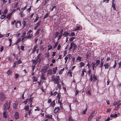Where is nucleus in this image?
<instances>
[{
    "instance_id": "nucleus-45",
    "label": "nucleus",
    "mask_w": 121,
    "mask_h": 121,
    "mask_svg": "<svg viewBox=\"0 0 121 121\" xmlns=\"http://www.w3.org/2000/svg\"><path fill=\"white\" fill-rule=\"evenodd\" d=\"M22 24H23L22 27L23 28H24L25 27V26L26 25V22L25 21L23 20L22 22Z\"/></svg>"
},
{
    "instance_id": "nucleus-54",
    "label": "nucleus",
    "mask_w": 121,
    "mask_h": 121,
    "mask_svg": "<svg viewBox=\"0 0 121 121\" xmlns=\"http://www.w3.org/2000/svg\"><path fill=\"white\" fill-rule=\"evenodd\" d=\"M91 69H89L88 70V75L90 76L91 74Z\"/></svg>"
},
{
    "instance_id": "nucleus-31",
    "label": "nucleus",
    "mask_w": 121,
    "mask_h": 121,
    "mask_svg": "<svg viewBox=\"0 0 121 121\" xmlns=\"http://www.w3.org/2000/svg\"><path fill=\"white\" fill-rule=\"evenodd\" d=\"M45 116L46 117V118H50L51 119H52V115H45Z\"/></svg>"
},
{
    "instance_id": "nucleus-50",
    "label": "nucleus",
    "mask_w": 121,
    "mask_h": 121,
    "mask_svg": "<svg viewBox=\"0 0 121 121\" xmlns=\"http://www.w3.org/2000/svg\"><path fill=\"white\" fill-rule=\"evenodd\" d=\"M69 35L70 36H74L75 35V33L74 32H72Z\"/></svg>"
},
{
    "instance_id": "nucleus-1",
    "label": "nucleus",
    "mask_w": 121,
    "mask_h": 121,
    "mask_svg": "<svg viewBox=\"0 0 121 121\" xmlns=\"http://www.w3.org/2000/svg\"><path fill=\"white\" fill-rule=\"evenodd\" d=\"M41 54L40 53L39 54L35 59L33 60V64L36 65L37 63L39 64L41 60V58L40 56H41Z\"/></svg>"
},
{
    "instance_id": "nucleus-10",
    "label": "nucleus",
    "mask_w": 121,
    "mask_h": 121,
    "mask_svg": "<svg viewBox=\"0 0 121 121\" xmlns=\"http://www.w3.org/2000/svg\"><path fill=\"white\" fill-rule=\"evenodd\" d=\"M40 31H41V32H42L43 31V29H42V30H41L40 28L38 29L35 33V35L36 36L39 35V34H40L41 33H40Z\"/></svg>"
},
{
    "instance_id": "nucleus-35",
    "label": "nucleus",
    "mask_w": 121,
    "mask_h": 121,
    "mask_svg": "<svg viewBox=\"0 0 121 121\" xmlns=\"http://www.w3.org/2000/svg\"><path fill=\"white\" fill-rule=\"evenodd\" d=\"M86 106H87L84 110L82 112V114H86V111L87 110V105H86Z\"/></svg>"
},
{
    "instance_id": "nucleus-28",
    "label": "nucleus",
    "mask_w": 121,
    "mask_h": 121,
    "mask_svg": "<svg viewBox=\"0 0 121 121\" xmlns=\"http://www.w3.org/2000/svg\"><path fill=\"white\" fill-rule=\"evenodd\" d=\"M33 98L32 97L30 98L27 99V102L31 103L33 99Z\"/></svg>"
},
{
    "instance_id": "nucleus-26",
    "label": "nucleus",
    "mask_w": 121,
    "mask_h": 121,
    "mask_svg": "<svg viewBox=\"0 0 121 121\" xmlns=\"http://www.w3.org/2000/svg\"><path fill=\"white\" fill-rule=\"evenodd\" d=\"M74 43L73 42H72V43H71L70 44V46L69 48V50L70 51L71 49H72L73 48V43Z\"/></svg>"
},
{
    "instance_id": "nucleus-60",
    "label": "nucleus",
    "mask_w": 121,
    "mask_h": 121,
    "mask_svg": "<svg viewBox=\"0 0 121 121\" xmlns=\"http://www.w3.org/2000/svg\"><path fill=\"white\" fill-rule=\"evenodd\" d=\"M52 102V99L51 98L49 99L48 101V104H49Z\"/></svg>"
},
{
    "instance_id": "nucleus-15",
    "label": "nucleus",
    "mask_w": 121,
    "mask_h": 121,
    "mask_svg": "<svg viewBox=\"0 0 121 121\" xmlns=\"http://www.w3.org/2000/svg\"><path fill=\"white\" fill-rule=\"evenodd\" d=\"M92 70H94V69L95 67H96L95 63V62H92Z\"/></svg>"
},
{
    "instance_id": "nucleus-41",
    "label": "nucleus",
    "mask_w": 121,
    "mask_h": 121,
    "mask_svg": "<svg viewBox=\"0 0 121 121\" xmlns=\"http://www.w3.org/2000/svg\"><path fill=\"white\" fill-rule=\"evenodd\" d=\"M80 67L82 68V67H83L84 66V64L83 62H82L80 63Z\"/></svg>"
},
{
    "instance_id": "nucleus-34",
    "label": "nucleus",
    "mask_w": 121,
    "mask_h": 121,
    "mask_svg": "<svg viewBox=\"0 0 121 121\" xmlns=\"http://www.w3.org/2000/svg\"><path fill=\"white\" fill-rule=\"evenodd\" d=\"M21 40V38H18L17 39L16 42L15 43V45H17V44L20 42Z\"/></svg>"
},
{
    "instance_id": "nucleus-2",
    "label": "nucleus",
    "mask_w": 121,
    "mask_h": 121,
    "mask_svg": "<svg viewBox=\"0 0 121 121\" xmlns=\"http://www.w3.org/2000/svg\"><path fill=\"white\" fill-rule=\"evenodd\" d=\"M52 81L53 82L55 83L58 84L59 83V81L60 80V79L59 76H57L55 77V75H53L51 77Z\"/></svg>"
},
{
    "instance_id": "nucleus-64",
    "label": "nucleus",
    "mask_w": 121,
    "mask_h": 121,
    "mask_svg": "<svg viewBox=\"0 0 121 121\" xmlns=\"http://www.w3.org/2000/svg\"><path fill=\"white\" fill-rule=\"evenodd\" d=\"M79 91L78 90H77L75 93V96H76L77 95Z\"/></svg>"
},
{
    "instance_id": "nucleus-47",
    "label": "nucleus",
    "mask_w": 121,
    "mask_h": 121,
    "mask_svg": "<svg viewBox=\"0 0 121 121\" xmlns=\"http://www.w3.org/2000/svg\"><path fill=\"white\" fill-rule=\"evenodd\" d=\"M62 101V99H58V103L59 104V105L62 104V102H61Z\"/></svg>"
},
{
    "instance_id": "nucleus-24",
    "label": "nucleus",
    "mask_w": 121,
    "mask_h": 121,
    "mask_svg": "<svg viewBox=\"0 0 121 121\" xmlns=\"http://www.w3.org/2000/svg\"><path fill=\"white\" fill-rule=\"evenodd\" d=\"M4 94L3 93H1L0 97H1V100L3 101L5 99L4 98Z\"/></svg>"
},
{
    "instance_id": "nucleus-51",
    "label": "nucleus",
    "mask_w": 121,
    "mask_h": 121,
    "mask_svg": "<svg viewBox=\"0 0 121 121\" xmlns=\"http://www.w3.org/2000/svg\"><path fill=\"white\" fill-rule=\"evenodd\" d=\"M12 73V71L10 70H8V71L7 72V74L8 75H10V74H11Z\"/></svg>"
},
{
    "instance_id": "nucleus-8",
    "label": "nucleus",
    "mask_w": 121,
    "mask_h": 121,
    "mask_svg": "<svg viewBox=\"0 0 121 121\" xmlns=\"http://www.w3.org/2000/svg\"><path fill=\"white\" fill-rule=\"evenodd\" d=\"M73 44V46L72 52L73 53H74L75 50H76L77 48V45L74 43V42Z\"/></svg>"
},
{
    "instance_id": "nucleus-49",
    "label": "nucleus",
    "mask_w": 121,
    "mask_h": 121,
    "mask_svg": "<svg viewBox=\"0 0 121 121\" xmlns=\"http://www.w3.org/2000/svg\"><path fill=\"white\" fill-rule=\"evenodd\" d=\"M58 43L59 42L58 41L56 42L53 46L54 48H55L56 47L57 45H58Z\"/></svg>"
},
{
    "instance_id": "nucleus-19",
    "label": "nucleus",
    "mask_w": 121,
    "mask_h": 121,
    "mask_svg": "<svg viewBox=\"0 0 121 121\" xmlns=\"http://www.w3.org/2000/svg\"><path fill=\"white\" fill-rule=\"evenodd\" d=\"M69 32L66 31L64 32L63 34V35L64 37H67L69 35Z\"/></svg>"
},
{
    "instance_id": "nucleus-63",
    "label": "nucleus",
    "mask_w": 121,
    "mask_h": 121,
    "mask_svg": "<svg viewBox=\"0 0 121 121\" xmlns=\"http://www.w3.org/2000/svg\"><path fill=\"white\" fill-rule=\"evenodd\" d=\"M39 17L38 16H37L36 17L35 20L34 21V22H35L37 21L39 19Z\"/></svg>"
},
{
    "instance_id": "nucleus-18",
    "label": "nucleus",
    "mask_w": 121,
    "mask_h": 121,
    "mask_svg": "<svg viewBox=\"0 0 121 121\" xmlns=\"http://www.w3.org/2000/svg\"><path fill=\"white\" fill-rule=\"evenodd\" d=\"M100 61L99 60H97L95 61V65H96V66H98L99 65L100 63Z\"/></svg>"
},
{
    "instance_id": "nucleus-33",
    "label": "nucleus",
    "mask_w": 121,
    "mask_h": 121,
    "mask_svg": "<svg viewBox=\"0 0 121 121\" xmlns=\"http://www.w3.org/2000/svg\"><path fill=\"white\" fill-rule=\"evenodd\" d=\"M57 97L58 98V99H61V94L60 92L58 93L57 95Z\"/></svg>"
},
{
    "instance_id": "nucleus-61",
    "label": "nucleus",
    "mask_w": 121,
    "mask_h": 121,
    "mask_svg": "<svg viewBox=\"0 0 121 121\" xmlns=\"http://www.w3.org/2000/svg\"><path fill=\"white\" fill-rule=\"evenodd\" d=\"M80 28V27L79 26H78L76 28H75L74 30V31H76L78 30H79Z\"/></svg>"
},
{
    "instance_id": "nucleus-52",
    "label": "nucleus",
    "mask_w": 121,
    "mask_h": 121,
    "mask_svg": "<svg viewBox=\"0 0 121 121\" xmlns=\"http://www.w3.org/2000/svg\"><path fill=\"white\" fill-rule=\"evenodd\" d=\"M62 34H60V35H59L57 40H58L59 39H60L62 37Z\"/></svg>"
},
{
    "instance_id": "nucleus-32",
    "label": "nucleus",
    "mask_w": 121,
    "mask_h": 121,
    "mask_svg": "<svg viewBox=\"0 0 121 121\" xmlns=\"http://www.w3.org/2000/svg\"><path fill=\"white\" fill-rule=\"evenodd\" d=\"M23 12V11H21L20 13V14L21 15V17H23L25 16V14Z\"/></svg>"
},
{
    "instance_id": "nucleus-59",
    "label": "nucleus",
    "mask_w": 121,
    "mask_h": 121,
    "mask_svg": "<svg viewBox=\"0 0 121 121\" xmlns=\"http://www.w3.org/2000/svg\"><path fill=\"white\" fill-rule=\"evenodd\" d=\"M37 109H36L35 110V111H40V108H39L38 106H37L36 107Z\"/></svg>"
},
{
    "instance_id": "nucleus-38",
    "label": "nucleus",
    "mask_w": 121,
    "mask_h": 121,
    "mask_svg": "<svg viewBox=\"0 0 121 121\" xmlns=\"http://www.w3.org/2000/svg\"><path fill=\"white\" fill-rule=\"evenodd\" d=\"M104 66L105 69H107L108 68L109 65L107 63H105L104 65Z\"/></svg>"
},
{
    "instance_id": "nucleus-16",
    "label": "nucleus",
    "mask_w": 121,
    "mask_h": 121,
    "mask_svg": "<svg viewBox=\"0 0 121 121\" xmlns=\"http://www.w3.org/2000/svg\"><path fill=\"white\" fill-rule=\"evenodd\" d=\"M38 46L37 45H36L34 46L33 48V50L32 52V53H34V52L36 51V49L38 48Z\"/></svg>"
},
{
    "instance_id": "nucleus-6",
    "label": "nucleus",
    "mask_w": 121,
    "mask_h": 121,
    "mask_svg": "<svg viewBox=\"0 0 121 121\" xmlns=\"http://www.w3.org/2000/svg\"><path fill=\"white\" fill-rule=\"evenodd\" d=\"M21 22L20 21H18L15 23V25L17 28L21 26Z\"/></svg>"
},
{
    "instance_id": "nucleus-37",
    "label": "nucleus",
    "mask_w": 121,
    "mask_h": 121,
    "mask_svg": "<svg viewBox=\"0 0 121 121\" xmlns=\"http://www.w3.org/2000/svg\"><path fill=\"white\" fill-rule=\"evenodd\" d=\"M32 109H30L29 110L28 112L27 113V114L29 116H30V114L31 113H32L31 112L32 111Z\"/></svg>"
},
{
    "instance_id": "nucleus-25",
    "label": "nucleus",
    "mask_w": 121,
    "mask_h": 121,
    "mask_svg": "<svg viewBox=\"0 0 121 121\" xmlns=\"http://www.w3.org/2000/svg\"><path fill=\"white\" fill-rule=\"evenodd\" d=\"M65 70V68H63L61 69V70L59 71V74H61L63 73V72Z\"/></svg>"
},
{
    "instance_id": "nucleus-21",
    "label": "nucleus",
    "mask_w": 121,
    "mask_h": 121,
    "mask_svg": "<svg viewBox=\"0 0 121 121\" xmlns=\"http://www.w3.org/2000/svg\"><path fill=\"white\" fill-rule=\"evenodd\" d=\"M29 106L28 105H27L24 108V109L27 112L29 110Z\"/></svg>"
},
{
    "instance_id": "nucleus-30",
    "label": "nucleus",
    "mask_w": 121,
    "mask_h": 121,
    "mask_svg": "<svg viewBox=\"0 0 121 121\" xmlns=\"http://www.w3.org/2000/svg\"><path fill=\"white\" fill-rule=\"evenodd\" d=\"M16 62L17 63V65H18L22 63V61L21 59H19Z\"/></svg>"
},
{
    "instance_id": "nucleus-53",
    "label": "nucleus",
    "mask_w": 121,
    "mask_h": 121,
    "mask_svg": "<svg viewBox=\"0 0 121 121\" xmlns=\"http://www.w3.org/2000/svg\"><path fill=\"white\" fill-rule=\"evenodd\" d=\"M121 105V103H120L119 104H118V105H116V107H117V108H116L115 109V110H117L119 108V106L120 105Z\"/></svg>"
},
{
    "instance_id": "nucleus-27",
    "label": "nucleus",
    "mask_w": 121,
    "mask_h": 121,
    "mask_svg": "<svg viewBox=\"0 0 121 121\" xmlns=\"http://www.w3.org/2000/svg\"><path fill=\"white\" fill-rule=\"evenodd\" d=\"M48 73L50 75H51L52 73V70L51 69H50L48 71Z\"/></svg>"
},
{
    "instance_id": "nucleus-57",
    "label": "nucleus",
    "mask_w": 121,
    "mask_h": 121,
    "mask_svg": "<svg viewBox=\"0 0 121 121\" xmlns=\"http://www.w3.org/2000/svg\"><path fill=\"white\" fill-rule=\"evenodd\" d=\"M7 12L8 10L7 9H5L4 11V12L3 13V14H6L7 13Z\"/></svg>"
},
{
    "instance_id": "nucleus-58",
    "label": "nucleus",
    "mask_w": 121,
    "mask_h": 121,
    "mask_svg": "<svg viewBox=\"0 0 121 121\" xmlns=\"http://www.w3.org/2000/svg\"><path fill=\"white\" fill-rule=\"evenodd\" d=\"M48 14H49L48 13H47L44 17L43 18V19H45L48 16Z\"/></svg>"
},
{
    "instance_id": "nucleus-20",
    "label": "nucleus",
    "mask_w": 121,
    "mask_h": 121,
    "mask_svg": "<svg viewBox=\"0 0 121 121\" xmlns=\"http://www.w3.org/2000/svg\"><path fill=\"white\" fill-rule=\"evenodd\" d=\"M68 76L69 77H72V72L70 70H69V71L68 72Z\"/></svg>"
},
{
    "instance_id": "nucleus-5",
    "label": "nucleus",
    "mask_w": 121,
    "mask_h": 121,
    "mask_svg": "<svg viewBox=\"0 0 121 121\" xmlns=\"http://www.w3.org/2000/svg\"><path fill=\"white\" fill-rule=\"evenodd\" d=\"M95 113V112L94 111H93L91 112V115L88 117V121H91L93 117L94 116Z\"/></svg>"
},
{
    "instance_id": "nucleus-13",
    "label": "nucleus",
    "mask_w": 121,
    "mask_h": 121,
    "mask_svg": "<svg viewBox=\"0 0 121 121\" xmlns=\"http://www.w3.org/2000/svg\"><path fill=\"white\" fill-rule=\"evenodd\" d=\"M57 85L56 87V90H57L58 88H59L60 89L61 88V86L60 84H59V83H58V84H57Z\"/></svg>"
},
{
    "instance_id": "nucleus-29",
    "label": "nucleus",
    "mask_w": 121,
    "mask_h": 121,
    "mask_svg": "<svg viewBox=\"0 0 121 121\" xmlns=\"http://www.w3.org/2000/svg\"><path fill=\"white\" fill-rule=\"evenodd\" d=\"M29 35L27 36L26 37V38L31 39L33 36L32 34H28Z\"/></svg>"
},
{
    "instance_id": "nucleus-46",
    "label": "nucleus",
    "mask_w": 121,
    "mask_h": 121,
    "mask_svg": "<svg viewBox=\"0 0 121 121\" xmlns=\"http://www.w3.org/2000/svg\"><path fill=\"white\" fill-rule=\"evenodd\" d=\"M48 47H49V48L48 49V50L49 51L51 50L52 49V46L51 45H48Z\"/></svg>"
},
{
    "instance_id": "nucleus-14",
    "label": "nucleus",
    "mask_w": 121,
    "mask_h": 121,
    "mask_svg": "<svg viewBox=\"0 0 121 121\" xmlns=\"http://www.w3.org/2000/svg\"><path fill=\"white\" fill-rule=\"evenodd\" d=\"M86 72V69H82V73L81 75V77H83L84 76V72Z\"/></svg>"
},
{
    "instance_id": "nucleus-12",
    "label": "nucleus",
    "mask_w": 121,
    "mask_h": 121,
    "mask_svg": "<svg viewBox=\"0 0 121 121\" xmlns=\"http://www.w3.org/2000/svg\"><path fill=\"white\" fill-rule=\"evenodd\" d=\"M67 56H66L65 58L64 59L65 60V63L66 64L67 61V60L68 59V57L69 56L70 57L71 56V54H68L67 55Z\"/></svg>"
},
{
    "instance_id": "nucleus-48",
    "label": "nucleus",
    "mask_w": 121,
    "mask_h": 121,
    "mask_svg": "<svg viewBox=\"0 0 121 121\" xmlns=\"http://www.w3.org/2000/svg\"><path fill=\"white\" fill-rule=\"evenodd\" d=\"M32 7V6H30V7L27 10V11L28 13H30V11L31 10V8Z\"/></svg>"
},
{
    "instance_id": "nucleus-7",
    "label": "nucleus",
    "mask_w": 121,
    "mask_h": 121,
    "mask_svg": "<svg viewBox=\"0 0 121 121\" xmlns=\"http://www.w3.org/2000/svg\"><path fill=\"white\" fill-rule=\"evenodd\" d=\"M56 105L55 100H53L50 104L49 107L54 108Z\"/></svg>"
},
{
    "instance_id": "nucleus-22",
    "label": "nucleus",
    "mask_w": 121,
    "mask_h": 121,
    "mask_svg": "<svg viewBox=\"0 0 121 121\" xmlns=\"http://www.w3.org/2000/svg\"><path fill=\"white\" fill-rule=\"evenodd\" d=\"M57 67H56L55 68H53V72L54 73H53V74H55L56 73V72L57 71Z\"/></svg>"
},
{
    "instance_id": "nucleus-36",
    "label": "nucleus",
    "mask_w": 121,
    "mask_h": 121,
    "mask_svg": "<svg viewBox=\"0 0 121 121\" xmlns=\"http://www.w3.org/2000/svg\"><path fill=\"white\" fill-rule=\"evenodd\" d=\"M68 120L69 121H73V119L72 118L71 115H70L68 118Z\"/></svg>"
},
{
    "instance_id": "nucleus-9",
    "label": "nucleus",
    "mask_w": 121,
    "mask_h": 121,
    "mask_svg": "<svg viewBox=\"0 0 121 121\" xmlns=\"http://www.w3.org/2000/svg\"><path fill=\"white\" fill-rule=\"evenodd\" d=\"M14 116L15 119H18L19 118L18 113L16 112H15Z\"/></svg>"
},
{
    "instance_id": "nucleus-55",
    "label": "nucleus",
    "mask_w": 121,
    "mask_h": 121,
    "mask_svg": "<svg viewBox=\"0 0 121 121\" xmlns=\"http://www.w3.org/2000/svg\"><path fill=\"white\" fill-rule=\"evenodd\" d=\"M75 38L74 37H72L69 39V41L70 42H71L73 41L74 39H75Z\"/></svg>"
},
{
    "instance_id": "nucleus-40",
    "label": "nucleus",
    "mask_w": 121,
    "mask_h": 121,
    "mask_svg": "<svg viewBox=\"0 0 121 121\" xmlns=\"http://www.w3.org/2000/svg\"><path fill=\"white\" fill-rule=\"evenodd\" d=\"M6 17V16L4 14H3L0 17L1 19H3L5 18Z\"/></svg>"
},
{
    "instance_id": "nucleus-42",
    "label": "nucleus",
    "mask_w": 121,
    "mask_h": 121,
    "mask_svg": "<svg viewBox=\"0 0 121 121\" xmlns=\"http://www.w3.org/2000/svg\"><path fill=\"white\" fill-rule=\"evenodd\" d=\"M59 34L60 33L59 32H56V33L55 34V36L54 37V38H55L57 37L59 35Z\"/></svg>"
},
{
    "instance_id": "nucleus-4",
    "label": "nucleus",
    "mask_w": 121,
    "mask_h": 121,
    "mask_svg": "<svg viewBox=\"0 0 121 121\" xmlns=\"http://www.w3.org/2000/svg\"><path fill=\"white\" fill-rule=\"evenodd\" d=\"M60 107H59L57 106L55 107L54 109L53 112L55 114L60 112Z\"/></svg>"
},
{
    "instance_id": "nucleus-11",
    "label": "nucleus",
    "mask_w": 121,
    "mask_h": 121,
    "mask_svg": "<svg viewBox=\"0 0 121 121\" xmlns=\"http://www.w3.org/2000/svg\"><path fill=\"white\" fill-rule=\"evenodd\" d=\"M41 23V21H39L38 23L36 24V26L34 28V30H36L37 27L40 25Z\"/></svg>"
},
{
    "instance_id": "nucleus-44",
    "label": "nucleus",
    "mask_w": 121,
    "mask_h": 121,
    "mask_svg": "<svg viewBox=\"0 0 121 121\" xmlns=\"http://www.w3.org/2000/svg\"><path fill=\"white\" fill-rule=\"evenodd\" d=\"M82 59V57L80 56H79L77 58L76 60H79V61L80 62L81 61V60Z\"/></svg>"
},
{
    "instance_id": "nucleus-43",
    "label": "nucleus",
    "mask_w": 121,
    "mask_h": 121,
    "mask_svg": "<svg viewBox=\"0 0 121 121\" xmlns=\"http://www.w3.org/2000/svg\"><path fill=\"white\" fill-rule=\"evenodd\" d=\"M11 16H10L9 14H8L7 16H6V18L8 19V20H10L11 18Z\"/></svg>"
},
{
    "instance_id": "nucleus-3",
    "label": "nucleus",
    "mask_w": 121,
    "mask_h": 121,
    "mask_svg": "<svg viewBox=\"0 0 121 121\" xmlns=\"http://www.w3.org/2000/svg\"><path fill=\"white\" fill-rule=\"evenodd\" d=\"M10 102H9V106H8V103L7 102L5 103L4 105L3 110L4 111H6L7 110L9 109L10 108Z\"/></svg>"
},
{
    "instance_id": "nucleus-62",
    "label": "nucleus",
    "mask_w": 121,
    "mask_h": 121,
    "mask_svg": "<svg viewBox=\"0 0 121 121\" xmlns=\"http://www.w3.org/2000/svg\"><path fill=\"white\" fill-rule=\"evenodd\" d=\"M55 8V9H56V7L55 6H54L51 9V11H53V9Z\"/></svg>"
},
{
    "instance_id": "nucleus-17",
    "label": "nucleus",
    "mask_w": 121,
    "mask_h": 121,
    "mask_svg": "<svg viewBox=\"0 0 121 121\" xmlns=\"http://www.w3.org/2000/svg\"><path fill=\"white\" fill-rule=\"evenodd\" d=\"M4 111L3 113V116L5 118H6L7 117V115L6 114L7 112L6 111Z\"/></svg>"
},
{
    "instance_id": "nucleus-56",
    "label": "nucleus",
    "mask_w": 121,
    "mask_h": 121,
    "mask_svg": "<svg viewBox=\"0 0 121 121\" xmlns=\"http://www.w3.org/2000/svg\"><path fill=\"white\" fill-rule=\"evenodd\" d=\"M36 65L34 64V65H33L32 66V71H34L35 65Z\"/></svg>"
},
{
    "instance_id": "nucleus-39",
    "label": "nucleus",
    "mask_w": 121,
    "mask_h": 121,
    "mask_svg": "<svg viewBox=\"0 0 121 121\" xmlns=\"http://www.w3.org/2000/svg\"><path fill=\"white\" fill-rule=\"evenodd\" d=\"M93 78L94 79L93 80L95 82V80H97V76L95 74H94Z\"/></svg>"
},
{
    "instance_id": "nucleus-23",
    "label": "nucleus",
    "mask_w": 121,
    "mask_h": 121,
    "mask_svg": "<svg viewBox=\"0 0 121 121\" xmlns=\"http://www.w3.org/2000/svg\"><path fill=\"white\" fill-rule=\"evenodd\" d=\"M32 78L33 79L32 80L34 82L37 81L38 80L37 77L35 76H34L32 77Z\"/></svg>"
}]
</instances>
